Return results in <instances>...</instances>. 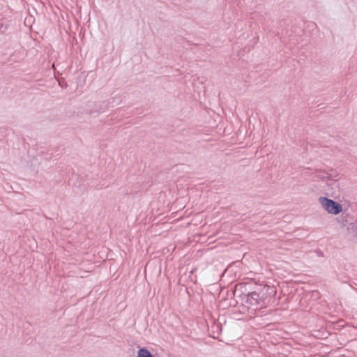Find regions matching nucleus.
I'll return each instance as SVG.
<instances>
[{
    "label": "nucleus",
    "mask_w": 357,
    "mask_h": 357,
    "mask_svg": "<svg viewBox=\"0 0 357 357\" xmlns=\"http://www.w3.org/2000/svg\"><path fill=\"white\" fill-rule=\"evenodd\" d=\"M275 293L274 287L266 284L260 285L256 291L248 294L246 303L251 306L266 307Z\"/></svg>",
    "instance_id": "1"
},
{
    "label": "nucleus",
    "mask_w": 357,
    "mask_h": 357,
    "mask_svg": "<svg viewBox=\"0 0 357 357\" xmlns=\"http://www.w3.org/2000/svg\"><path fill=\"white\" fill-rule=\"evenodd\" d=\"M319 202L329 213L337 215L342 211V207L340 204L326 197H320Z\"/></svg>",
    "instance_id": "2"
},
{
    "label": "nucleus",
    "mask_w": 357,
    "mask_h": 357,
    "mask_svg": "<svg viewBox=\"0 0 357 357\" xmlns=\"http://www.w3.org/2000/svg\"><path fill=\"white\" fill-rule=\"evenodd\" d=\"M138 357H153V356L147 349H141L138 351Z\"/></svg>",
    "instance_id": "3"
}]
</instances>
